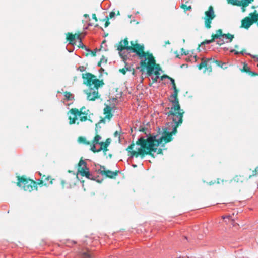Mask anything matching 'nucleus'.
Here are the masks:
<instances>
[{
	"instance_id": "1",
	"label": "nucleus",
	"mask_w": 258,
	"mask_h": 258,
	"mask_svg": "<svg viewBox=\"0 0 258 258\" xmlns=\"http://www.w3.org/2000/svg\"><path fill=\"white\" fill-rule=\"evenodd\" d=\"M184 111L183 110L177 111L170 110L165 114L168 116H172V119L174 123V127L171 132L167 131V128L163 129V136L157 139V135L150 134V136L145 139L140 137L136 142V145L140 146L139 148L134 150L135 143H132L126 148L128 155L133 158H137L140 156L143 158L146 155H150L153 158L155 156L153 152H157L158 154H162V149H157V147L164 141L165 143L171 141L173 139L172 136L177 132V128L180 126L183 122V117Z\"/></svg>"
},
{
	"instance_id": "2",
	"label": "nucleus",
	"mask_w": 258,
	"mask_h": 258,
	"mask_svg": "<svg viewBox=\"0 0 258 258\" xmlns=\"http://www.w3.org/2000/svg\"><path fill=\"white\" fill-rule=\"evenodd\" d=\"M137 69L140 70L142 73L146 71L147 74L150 76L154 74L155 76L159 77V71L161 70L160 65L156 63L152 53L148 51L143 60L140 62V66L137 67Z\"/></svg>"
},
{
	"instance_id": "3",
	"label": "nucleus",
	"mask_w": 258,
	"mask_h": 258,
	"mask_svg": "<svg viewBox=\"0 0 258 258\" xmlns=\"http://www.w3.org/2000/svg\"><path fill=\"white\" fill-rule=\"evenodd\" d=\"M83 83L88 87L89 89H98L104 85L103 80L98 79L96 76L91 73L82 74Z\"/></svg>"
},
{
	"instance_id": "4",
	"label": "nucleus",
	"mask_w": 258,
	"mask_h": 258,
	"mask_svg": "<svg viewBox=\"0 0 258 258\" xmlns=\"http://www.w3.org/2000/svg\"><path fill=\"white\" fill-rule=\"evenodd\" d=\"M234 36L230 34H223L222 31L219 29L216 31V34L213 35V39L211 40H206L202 43V44H210V43H215L216 44L221 45L225 43H228L232 41Z\"/></svg>"
},
{
	"instance_id": "5",
	"label": "nucleus",
	"mask_w": 258,
	"mask_h": 258,
	"mask_svg": "<svg viewBox=\"0 0 258 258\" xmlns=\"http://www.w3.org/2000/svg\"><path fill=\"white\" fill-rule=\"evenodd\" d=\"M17 185L26 191L31 192L34 189H38L37 182L27 178L25 176H17Z\"/></svg>"
},
{
	"instance_id": "6",
	"label": "nucleus",
	"mask_w": 258,
	"mask_h": 258,
	"mask_svg": "<svg viewBox=\"0 0 258 258\" xmlns=\"http://www.w3.org/2000/svg\"><path fill=\"white\" fill-rule=\"evenodd\" d=\"M66 35V42L68 44L71 45L74 47L77 46L78 48H88L82 42V38L84 36H82L81 34H72L70 33H67Z\"/></svg>"
},
{
	"instance_id": "7",
	"label": "nucleus",
	"mask_w": 258,
	"mask_h": 258,
	"mask_svg": "<svg viewBox=\"0 0 258 258\" xmlns=\"http://www.w3.org/2000/svg\"><path fill=\"white\" fill-rule=\"evenodd\" d=\"M84 107H82L80 110L77 108H72L70 110V112L73 116L69 117V124H73L76 123V120L78 119V117H80V121L81 122H84L88 120L87 115L88 113L85 111L83 112Z\"/></svg>"
},
{
	"instance_id": "8",
	"label": "nucleus",
	"mask_w": 258,
	"mask_h": 258,
	"mask_svg": "<svg viewBox=\"0 0 258 258\" xmlns=\"http://www.w3.org/2000/svg\"><path fill=\"white\" fill-rule=\"evenodd\" d=\"M120 56L125 61L128 58V55L131 53H135L140 59L143 60L146 53L144 49H118Z\"/></svg>"
},
{
	"instance_id": "9",
	"label": "nucleus",
	"mask_w": 258,
	"mask_h": 258,
	"mask_svg": "<svg viewBox=\"0 0 258 258\" xmlns=\"http://www.w3.org/2000/svg\"><path fill=\"white\" fill-rule=\"evenodd\" d=\"M169 80L171 81V83L172 85L173 89L174 90V93L170 96V98H174V100H170V101L172 103V106L171 107L170 110L177 111L183 110V109H181L180 105L179 103V100L178 98V90L176 87L175 80L171 77L170 78Z\"/></svg>"
},
{
	"instance_id": "10",
	"label": "nucleus",
	"mask_w": 258,
	"mask_h": 258,
	"mask_svg": "<svg viewBox=\"0 0 258 258\" xmlns=\"http://www.w3.org/2000/svg\"><path fill=\"white\" fill-rule=\"evenodd\" d=\"M77 174L79 173L82 176H85L88 179H92L89 168L87 167L86 162L81 158L77 164Z\"/></svg>"
},
{
	"instance_id": "11",
	"label": "nucleus",
	"mask_w": 258,
	"mask_h": 258,
	"mask_svg": "<svg viewBox=\"0 0 258 258\" xmlns=\"http://www.w3.org/2000/svg\"><path fill=\"white\" fill-rule=\"evenodd\" d=\"M131 46H128V41L127 39H125L124 40L121 41L119 44L117 46V48H144L143 44H138L137 41H131Z\"/></svg>"
},
{
	"instance_id": "12",
	"label": "nucleus",
	"mask_w": 258,
	"mask_h": 258,
	"mask_svg": "<svg viewBox=\"0 0 258 258\" xmlns=\"http://www.w3.org/2000/svg\"><path fill=\"white\" fill-rule=\"evenodd\" d=\"M105 168L103 166H101V169L98 171L99 173L102 176H105L106 177L115 179L118 175V171H111L109 170H105Z\"/></svg>"
},
{
	"instance_id": "13",
	"label": "nucleus",
	"mask_w": 258,
	"mask_h": 258,
	"mask_svg": "<svg viewBox=\"0 0 258 258\" xmlns=\"http://www.w3.org/2000/svg\"><path fill=\"white\" fill-rule=\"evenodd\" d=\"M54 180V178H52L51 176L49 175H43L42 176L41 179H39L37 181V185H39L40 186H48V182L50 184H52L53 183V181Z\"/></svg>"
},
{
	"instance_id": "14",
	"label": "nucleus",
	"mask_w": 258,
	"mask_h": 258,
	"mask_svg": "<svg viewBox=\"0 0 258 258\" xmlns=\"http://www.w3.org/2000/svg\"><path fill=\"white\" fill-rule=\"evenodd\" d=\"M85 93L87 95V98L89 101H94L100 97L98 89H89L88 91H86Z\"/></svg>"
},
{
	"instance_id": "15",
	"label": "nucleus",
	"mask_w": 258,
	"mask_h": 258,
	"mask_svg": "<svg viewBox=\"0 0 258 258\" xmlns=\"http://www.w3.org/2000/svg\"><path fill=\"white\" fill-rule=\"evenodd\" d=\"M80 258H93L94 255L92 252L88 249H84L78 252Z\"/></svg>"
},
{
	"instance_id": "16",
	"label": "nucleus",
	"mask_w": 258,
	"mask_h": 258,
	"mask_svg": "<svg viewBox=\"0 0 258 258\" xmlns=\"http://www.w3.org/2000/svg\"><path fill=\"white\" fill-rule=\"evenodd\" d=\"M251 14H250V15L251 16ZM253 22H254L252 21V19L251 18H249L248 17H246L242 21V26L243 27L247 29L252 25Z\"/></svg>"
},
{
	"instance_id": "17",
	"label": "nucleus",
	"mask_w": 258,
	"mask_h": 258,
	"mask_svg": "<svg viewBox=\"0 0 258 258\" xmlns=\"http://www.w3.org/2000/svg\"><path fill=\"white\" fill-rule=\"evenodd\" d=\"M111 112V107L108 105H107L104 108V114L105 115V118H107L108 120H110L113 116V114H112Z\"/></svg>"
},
{
	"instance_id": "18",
	"label": "nucleus",
	"mask_w": 258,
	"mask_h": 258,
	"mask_svg": "<svg viewBox=\"0 0 258 258\" xmlns=\"http://www.w3.org/2000/svg\"><path fill=\"white\" fill-rule=\"evenodd\" d=\"M247 178L244 177L243 175H236L233 179L230 180V182L234 181L238 183H242L247 180Z\"/></svg>"
},
{
	"instance_id": "19",
	"label": "nucleus",
	"mask_w": 258,
	"mask_h": 258,
	"mask_svg": "<svg viewBox=\"0 0 258 258\" xmlns=\"http://www.w3.org/2000/svg\"><path fill=\"white\" fill-rule=\"evenodd\" d=\"M209 61H210L211 63H215L217 66L223 69H225L228 68V66H227L226 63L223 62L220 60H215L214 59H211L209 60Z\"/></svg>"
},
{
	"instance_id": "20",
	"label": "nucleus",
	"mask_w": 258,
	"mask_h": 258,
	"mask_svg": "<svg viewBox=\"0 0 258 258\" xmlns=\"http://www.w3.org/2000/svg\"><path fill=\"white\" fill-rule=\"evenodd\" d=\"M206 17L205 18H208L210 19H214L215 17L213 8L212 6L209 7V10L205 12Z\"/></svg>"
},
{
	"instance_id": "21",
	"label": "nucleus",
	"mask_w": 258,
	"mask_h": 258,
	"mask_svg": "<svg viewBox=\"0 0 258 258\" xmlns=\"http://www.w3.org/2000/svg\"><path fill=\"white\" fill-rule=\"evenodd\" d=\"M101 138V136L98 134V132H97V125H96L95 127V136L92 141V143L99 144L101 142L100 141Z\"/></svg>"
},
{
	"instance_id": "22",
	"label": "nucleus",
	"mask_w": 258,
	"mask_h": 258,
	"mask_svg": "<svg viewBox=\"0 0 258 258\" xmlns=\"http://www.w3.org/2000/svg\"><path fill=\"white\" fill-rule=\"evenodd\" d=\"M174 53L176 54V57L177 58H180V55H187L189 53V51L188 49H181V51L179 52H178L177 50L174 51Z\"/></svg>"
},
{
	"instance_id": "23",
	"label": "nucleus",
	"mask_w": 258,
	"mask_h": 258,
	"mask_svg": "<svg viewBox=\"0 0 258 258\" xmlns=\"http://www.w3.org/2000/svg\"><path fill=\"white\" fill-rule=\"evenodd\" d=\"M240 70L242 72L246 73L248 74V75L250 76H251V74H252V71H251L250 70V69L248 67L247 64L245 63L243 64V67L242 69H241Z\"/></svg>"
},
{
	"instance_id": "24",
	"label": "nucleus",
	"mask_w": 258,
	"mask_h": 258,
	"mask_svg": "<svg viewBox=\"0 0 258 258\" xmlns=\"http://www.w3.org/2000/svg\"><path fill=\"white\" fill-rule=\"evenodd\" d=\"M78 141L79 143H83L86 145H89L90 144V142L87 141L86 138L82 136H80L78 138Z\"/></svg>"
},
{
	"instance_id": "25",
	"label": "nucleus",
	"mask_w": 258,
	"mask_h": 258,
	"mask_svg": "<svg viewBox=\"0 0 258 258\" xmlns=\"http://www.w3.org/2000/svg\"><path fill=\"white\" fill-rule=\"evenodd\" d=\"M213 19H210L208 18H205V26L207 28H211V23L212 22V20Z\"/></svg>"
},
{
	"instance_id": "26",
	"label": "nucleus",
	"mask_w": 258,
	"mask_h": 258,
	"mask_svg": "<svg viewBox=\"0 0 258 258\" xmlns=\"http://www.w3.org/2000/svg\"><path fill=\"white\" fill-rule=\"evenodd\" d=\"M228 3H230L233 5L241 6L242 1L241 0H227Z\"/></svg>"
},
{
	"instance_id": "27",
	"label": "nucleus",
	"mask_w": 258,
	"mask_h": 258,
	"mask_svg": "<svg viewBox=\"0 0 258 258\" xmlns=\"http://www.w3.org/2000/svg\"><path fill=\"white\" fill-rule=\"evenodd\" d=\"M64 95L65 98L67 100H71L74 99V97L73 96V95L70 92H68V91L64 92Z\"/></svg>"
},
{
	"instance_id": "28",
	"label": "nucleus",
	"mask_w": 258,
	"mask_h": 258,
	"mask_svg": "<svg viewBox=\"0 0 258 258\" xmlns=\"http://www.w3.org/2000/svg\"><path fill=\"white\" fill-rule=\"evenodd\" d=\"M96 144L92 143V142H90V150H91L93 153H99V151H98V149H96L95 145Z\"/></svg>"
},
{
	"instance_id": "29",
	"label": "nucleus",
	"mask_w": 258,
	"mask_h": 258,
	"mask_svg": "<svg viewBox=\"0 0 258 258\" xmlns=\"http://www.w3.org/2000/svg\"><path fill=\"white\" fill-rule=\"evenodd\" d=\"M231 52H234L235 54L237 55L238 54H241L242 55H244L245 53H246V50L245 49H242L240 51H238L236 49H231L230 51Z\"/></svg>"
},
{
	"instance_id": "30",
	"label": "nucleus",
	"mask_w": 258,
	"mask_h": 258,
	"mask_svg": "<svg viewBox=\"0 0 258 258\" xmlns=\"http://www.w3.org/2000/svg\"><path fill=\"white\" fill-rule=\"evenodd\" d=\"M207 67V61L202 60V62L198 65V68L199 70H201L203 68Z\"/></svg>"
},
{
	"instance_id": "31",
	"label": "nucleus",
	"mask_w": 258,
	"mask_h": 258,
	"mask_svg": "<svg viewBox=\"0 0 258 258\" xmlns=\"http://www.w3.org/2000/svg\"><path fill=\"white\" fill-rule=\"evenodd\" d=\"M258 176V166L256 167L254 170L252 171V174L248 176L249 178H250L252 177H257Z\"/></svg>"
},
{
	"instance_id": "32",
	"label": "nucleus",
	"mask_w": 258,
	"mask_h": 258,
	"mask_svg": "<svg viewBox=\"0 0 258 258\" xmlns=\"http://www.w3.org/2000/svg\"><path fill=\"white\" fill-rule=\"evenodd\" d=\"M147 128L145 127H140L139 130V131L144 132L147 136V138L150 136V133L147 132Z\"/></svg>"
},
{
	"instance_id": "33",
	"label": "nucleus",
	"mask_w": 258,
	"mask_h": 258,
	"mask_svg": "<svg viewBox=\"0 0 258 258\" xmlns=\"http://www.w3.org/2000/svg\"><path fill=\"white\" fill-rule=\"evenodd\" d=\"M242 1V4L241 6H243V7L247 6L251 2L253 1V0H241Z\"/></svg>"
},
{
	"instance_id": "34",
	"label": "nucleus",
	"mask_w": 258,
	"mask_h": 258,
	"mask_svg": "<svg viewBox=\"0 0 258 258\" xmlns=\"http://www.w3.org/2000/svg\"><path fill=\"white\" fill-rule=\"evenodd\" d=\"M159 76H155L154 77H152V83L150 84V86H151L152 84L155 83L157 82L158 79H159Z\"/></svg>"
},
{
	"instance_id": "35",
	"label": "nucleus",
	"mask_w": 258,
	"mask_h": 258,
	"mask_svg": "<svg viewBox=\"0 0 258 258\" xmlns=\"http://www.w3.org/2000/svg\"><path fill=\"white\" fill-rule=\"evenodd\" d=\"M99 145L100 146V148L98 149V151H99L100 152H101L102 149L106 146L104 142H101Z\"/></svg>"
},
{
	"instance_id": "36",
	"label": "nucleus",
	"mask_w": 258,
	"mask_h": 258,
	"mask_svg": "<svg viewBox=\"0 0 258 258\" xmlns=\"http://www.w3.org/2000/svg\"><path fill=\"white\" fill-rule=\"evenodd\" d=\"M181 7L185 10H190L191 9L190 6H187L186 5L182 4Z\"/></svg>"
},
{
	"instance_id": "37",
	"label": "nucleus",
	"mask_w": 258,
	"mask_h": 258,
	"mask_svg": "<svg viewBox=\"0 0 258 258\" xmlns=\"http://www.w3.org/2000/svg\"><path fill=\"white\" fill-rule=\"evenodd\" d=\"M103 63H107V58H106L104 55H102L100 60Z\"/></svg>"
},
{
	"instance_id": "38",
	"label": "nucleus",
	"mask_w": 258,
	"mask_h": 258,
	"mask_svg": "<svg viewBox=\"0 0 258 258\" xmlns=\"http://www.w3.org/2000/svg\"><path fill=\"white\" fill-rule=\"evenodd\" d=\"M128 70V68H124L120 69L119 72L120 73H121L122 74H123V75H124V74H125L126 71Z\"/></svg>"
},
{
	"instance_id": "39",
	"label": "nucleus",
	"mask_w": 258,
	"mask_h": 258,
	"mask_svg": "<svg viewBox=\"0 0 258 258\" xmlns=\"http://www.w3.org/2000/svg\"><path fill=\"white\" fill-rule=\"evenodd\" d=\"M205 70H207L209 72H211L212 71V67L211 66H208V62L207 61V67H205ZM206 70H205V72Z\"/></svg>"
},
{
	"instance_id": "40",
	"label": "nucleus",
	"mask_w": 258,
	"mask_h": 258,
	"mask_svg": "<svg viewBox=\"0 0 258 258\" xmlns=\"http://www.w3.org/2000/svg\"><path fill=\"white\" fill-rule=\"evenodd\" d=\"M111 142V140L110 138H107L106 139L105 141L104 142V143L106 145L108 146L110 145V143Z\"/></svg>"
},
{
	"instance_id": "41",
	"label": "nucleus",
	"mask_w": 258,
	"mask_h": 258,
	"mask_svg": "<svg viewBox=\"0 0 258 258\" xmlns=\"http://www.w3.org/2000/svg\"><path fill=\"white\" fill-rule=\"evenodd\" d=\"M85 68L84 66H80L78 68V70L80 71V72H84L85 71Z\"/></svg>"
},
{
	"instance_id": "42",
	"label": "nucleus",
	"mask_w": 258,
	"mask_h": 258,
	"mask_svg": "<svg viewBox=\"0 0 258 258\" xmlns=\"http://www.w3.org/2000/svg\"><path fill=\"white\" fill-rule=\"evenodd\" d=\"M114 137H117L118 139L120 140V133L118 131H115L114 133Z\"/></svg>"
},
{
	"instance_id": "43",
	"label": "nucleus",
	"mask_w": 258,
	"mask_h": 258,
	"mask_svg": "<svg viewBox=\"0 0 258 258\" xmlns=\"http://www.w3.org/2000/svg\"><path fill=\"white\" fill-rule=\"evenodd\" d=\"M108 146H105V147L102 149V151H103L104 155L106 154V152L108 150Z\"/></svg>"
},
{
	"instance_id": "44",
	"label": "nucleus",
	"mask_w": 258,
	"mask_h": 258,
	"mask_svg": "<svg viewBox=\"0 0 258 258\" xmlns=\"http://www.w3.org/2000/svg\"><path fill=\"white\" fill-rule=\"evenodd\" d=\"M171 77L167 75H162L161 77V80H163L164 78H167L168 79H170Z\"/></svg>"
},
{
	"instance_id": "45",
	"label": "nucleus",
	"mask_w": 258,
	"mask_h": 258,
	"mask_svg": "<svg viewBox=\"0 0 258 258\" xmlns=\"http://www.w3.org/2000/svg\"><path fill=\"white\" fill-rule=\"evenodd\" d=\"M115 15V13L114 12H111L109 13V18H114Z\"/></svg>"
},
{
	"instance_id": "46",
	"label": "nucleus",
	"mask_w": 258,
	"mask_h": 258,
	"mask_svg": "<svg viewBox=\"0 0 258 258\" xmlns=\"http://www.w3.org/2000/svg\"><path fill=\"white\" fill-rule=\"evenodd\" d=\"M61 186L62 187V188H63L64 187V186H65V184L67 183L66 181L64 180H61Z\"/></svg>"
},
{
	"instance_id": "47",
	"label": "nucleus",
	"mask_w": 258,
	"mask_h": 258,
	"mask_svg": "<svg viewBox=\"0 0 258 258\" xmlns=\"http://www.w3.org/2000/svg\"><path fill=\"white\" fill-rule=\"evenodd\" d=\"M91 54L92 56H95L96 55V51H91Z\"/></svg>"
},
{
	"instance_id": "48",
	"label": "nucleus",
	"mask_w": 258,
	"mask_h": 258,
	"mask_svg": "<svg viewBox=\"0 0 258 258\" xmlns=\"http://www.w3.org/2000/svg\"><path fill=\"white\" fill-rule=\"evenodd\" d=\"M258 76V73L252 72V74H251V76Z\"/></svg>"
},
{
	"instance_id": "49",
	"label": "nucleus",
	"mask_w": 258,
	"mask_h": 258,
	"mask_svg": "<svg viewBox=\"0 0 258 258\" xmlns=\"http://www.w3.org/2000/svg\"><path fill=\"white\" fill-rule=\"evenodd\" d=\"M92 18L95 20V21H97V19L96 16L95 14L92 15Z\"/></svg>"
},
{
	"instance_id": "50",
	"label": "nucleus",
	"mask_w": 258,
	"mask_h": 258,
	"mask_svg": "<svg viewBox=\"0 0 258 258\" xmlns=\"http://www.w3.org/2000/svg\"><path fill=\"white\" fill-rule=\"evenodd\" d=\"M109 24V22H108V21H107L105 24V28L107 27Z\"/></svg>"
},
{
	"instance_id": "51",
	"label": "nucleus",
	"mask_w": 258,
	"mask_h": 258,
	"mask_svg": "<svg viewBox=\"0 0 258 258\" xmlns=\"http://www.w3.org/2000/svg\"><path fill=\"white\" fill-rule=\"evenodd\" d=\"M216 183V181H213H213H211V182H209V185H211L214 184V183Z\"/></svg>"
},
{
	"instance_id": "52",
	"label": "nucleus",
	"mask_w": 258,
	"mask_h": 258,
	"mask_svg": "<svg viewBox=\"0 0 258 258\" xmlns=\"http://www.w3.org/2000/svg\"><path fill=\"white\" fill-rule=\"evenodd\" d=\"M84 17L86 18H88L89 17L88 14H84Z\"/></svg>"
},
{
	"instance_id": "53",
	"label": "nucleus",
	"mask_w": 258,
	"mask_h": 258,
	"mask_svg": "<svg viewBox=\"0 0 258 258\" xmlns=\"http://www.w3.org/2000/svg\"><path fill=\"white\" fill-rule=\"evenodd\" d=\"M102 62L100 60L98 62V67H100L101 66V64Z\"/></svg>"
},
{
	"instance_id": "54",
	"label": "nucleus",
	"mask_w": 258,
	"mask_h": 258,
	"mask_svg": "<svg viewBox=\"0 0 258 258\" xmlns=\"http://www.w3.org/2000/svg\"><path fill=\"white\" fill-rule=\"evenodd\" d=\"M99 124V122L98 124H96V125H97V132H98V130H99V128H101V127H100V126H98V124Z\"/></svg>"
},
{
	"instance_id": "55",
	"label": "nucleus",
	"mask_w": 258,
	"mask_h": 258,
	"mask_svg": "<svg viewBox=\"0 0 258 258\" xmlns=\"http://www.w3.org/2000/svg\"><path fill=\"white\" fill-rule=\"evenodd\" d=\"M39 175L41 176V178L42 177V176H43L44 174H42L41 172H39L38 173Z\"/></svg>"
},
{
	"instance_id": "56",
	"label": "nucleus",
	"mask_w": 258,
	"mask_h": 258,
	"mask_svg": "<svg viewBox=\"0 0 258 258\" xmlns=\"http://www.w3.org/2000/svg\"><path fill=\"white\" fill-rule=\"evenodd\" d=\"M103 44H104V42H103V43L101 44V46H100V48H102L103 47Z\"/></svg>"
},
{
	"instance_id": "57",
	"label": "nucleus",
	"mask_w": 258,
	"mask_h": 258,
	"mask_svg": "<svg viewBox=\"0 0 258 258\" xmlns=\"http://www.w3.org/2000/svg\"><path fill=\"white\" fill-rule=\"evenodd\" d=\"M217 183H218V184L220 183L219 179H217Z\"/></svg>"
},
{
	"instance_id": "58",
	"label": "nucleus",
	"mask_w": 258,
	"mask_h": 258,
	"mask_svg": "<svg viewBox=\"0 0 258 258\" xmlns=\"http://www.w3.org/2000/svg\"><path fill=\"white\" fill-rule=\"evenodd\" d=\"M117 15H120L119 12L118 11Z\"/></svg>"
},
{
	"instance_id": "59",
	"label": "nucleus",
	"mask_w": 258,
	"mask_h": 258,
	"mask_svg": "<svg viewBox=\"0 0 258 258\" xmlns=\"http://www.w3.org/2000/svg\"><path fill=\"white\" fill-rule=\"evenodd\" d=\"M89 26H92V24H91V23H89Z\"/></svg>"
},
{
	"instance_id": "60",
	"label": "nucleus",
	"mask_w": 258,
	"mask_h": 258,
	"mask_svg": "<svg viewBox=\"0 0 258 258\" xmlns=\"http://www.w3.org/2000/svg\"><path fill=\"white\" fill-rule=\"evenodd\" d=\"M133 167H136V166H137V165H133Z\"/></svg>"
},
{
	"instance_id": "61",
	"label": "nucleus",
	"mask_w": 258,
	"mask_h": 258,
	"mask_svg": "<svg viewBox=\"0 0 258 258\" xmlns=\"http://www.w3.org/2000/svg\"><path fill=\"white\" fill-rule=\"evenodd\" d=\"M68 172L71 173V172H72V171H70V170H69V171H68Z\"/></svg>"
},
{
	"instance_id": "62",
	"label": "nucleus",
	"mask_w": 258,
	"mask_h": 258,
	"mask_svg": "<svg viewBox=\"0 0 258 258\" xmlns=\"http://www.w3.org/2000/svg\"><path fill=\"white\" fill-rule=\"evenodd\" d=\"M227 218L229 220H230L229 217H227Z\"/></svg>"
},
{
	"instance_id": "63",
	"label": "nucleus",
	"mask_w": 258,
	"mask_h": 258,
	"mask_svg": "<svg viewBox=\"0 0 258 258\" xmlns=\"http://www.w3.org/2000/svg\"><path fill=\"white\" fill-rule=\"evenodd\" d=\"M169 109V107H167V108H166V109Z\"/></svg>"
},
{
	"instance_id": "64",
	"label": "nucleus",
	"mask_w": 258,
	"mask_h": 258,
	"mask_svg": "<svg viewBox=\"0 0 258 258\" xmlns=\"http://www.w3.org/2000/svg\"><path fill=\"white\" fill-rule=\"evenodd\" d=\"M222 182H224V180H221Z\"/></svg>"
}]
</instances>
